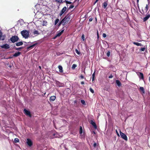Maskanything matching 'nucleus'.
Masks as SVG:
<instances>
[{"mask_svg": "<svg viewBox=\"0 0 150 150\" xmlns=\"http://www.w3.org/2000/svg\"><path fill=\"white\" fill-rule=\"evenodd\" d=\"M140 90L143 93H145V91L144 88L142 87H140L139 88Z\"/></svg>", "mask_w": 150, "mask_h": 150, "instance_id": "nucleus-23", "label": "nucleus"}, {"mask_svg": "<svg viewBox=\"0 0 150 150\" xmlns=\"http://www.w3.org/2000/svg\"><path fill=\"white\" fill-rule=\"evenodd\" d=\"M46 93H44V95H43V96H44L45 95Z\"/></svg>", "mask_w": 150, "mask_h": 150, "instance_id": "nucleus-55", "label": "nucleus"}, {"mask_svg": "<svg viewBox=\"0 0 150 150\" xmlns=\"http://www.w3.org/2000/svg\"><path fill=\"white\" fill-rule=\"evenodd\" d=\"M64 30L63 29L61 31H59V32L57 33V34L55 37L60 36L63 32Z\"/></svg>", "mask_w": 150, "mask_h": 150, "instance_id": "nucleus-15", "label": "nucleus"}, {"mask_svg": "<svg viewBox=\"0 0 150 150\" xmlns=\"http://www.w3.org/2000/svg\"><path fill=\"white\" fill-rule=\"evenodd\" d=\"M150 17V14H148L146 16L144 17L143 19V21L144 22L146 21Z\"/></svg>", "mask_w": 150, "mask_h": 150, "instance_id": "nucleus-14", "label": "nucleus"}, {"mask_svg": "<svg viewBox=\"0 0 150 150\" xmlns=\"http://www.w3.org/2000/svg\"><path fill=\"white\" fill-rule=\"evenodd\" d=\"M77 102V101L76 100H75L74 101V103H76Z\"/></svg>", "mask_w": 150, "mask_h": 150, "instance_id": "nucleus-53", "label": "nucleus"}, {"mask_svg": "<svg viewBox=\"0 0 150 150\" xmlns=\"http://www.w3.org/2000/svg\"><path fill=\"white\" fill-rule=\"evenodd\" d=\"M55 83L57 86L59 87H63L64 86V84L63 83H61L57 81H56Z\"/></svg>", "mask_w": 150, "mask_h": 150, "instance_id": "nucleus-7", "label": "nucleus"}, {"mask_svg": "<svg viewBox=\"0 0 150 150\" xmlns=\"http://www.w3.org/2000/svg\"><path fill=\"white\" fill-rule=\"evenodd\" d=\"M103 38H105L106 37V34L103 33Z\"/></svg>", "mask_w": 150, "mask_h": 150, "instance_id": "nucleus-43", "label": "nucleus"}, {"mask_svg": "<svg viewBox=\"0 0 150 150\" xmlns=\"http://www.w3.org/2000/svg\"><path fill=\"white\" fill-rule=\"evenodd\" d=\"M116 84L119 87H120L121 86L122 84L120 81L118 80H116Z\"/></svg>", "mask_w": 150, "mask_h": 150, "instance_id": "nucleus-17", "label": "nucleus"}, {"mask_svg": "<svg viewBox=\"0 0 150 150\" xmlns=\"http://www.w3.org/2000/svg\"><path fill=\"white\" fill-rule=\"evenodd\" d=\"M74 7V6L73 5H71L69 6V9H71L73 8Z\"/></svg>", "mask_w": 150, "mask_h": 150, "instance_id": "nucleus-42", "label": "nucleus"}, {"mask_svg": "<svg viewBox=\"0 0 150 150\" xmlns=\"http://www.w3.org/2000/svg\"><path fill=\"white\" fill-rule=\"evenodd\" d=\"M116 132L117 133V134H118V133L117 130H116Z\"/></svg>", "mask_w": 150, "mask_h": 150, "instance_id": "nucleus-54", "label": "nucleus"}, {"mask_svg": "<svg viewBox=\"0 0 150 150\" xmlns=\"http://www.w3.org/2000/svg\"><path fill=\"white\" fill-rule=\"evenodd\" d=\"M98 1V0H96V1L94 2V4H95Z\"/></svg>", "mask_w": 150, "mask_h": 150, "instance_id": "nucleus-50", "label": "nucleus"}, {"mask_svg": "<svg viewBox=\"0 0 150 150\" xmlns=\"http://www.w3.org/2000/svg\"><path fill=\"white\" fill-rule=\"evenodd\" d=\"M139 0H137V3L138 5V4H139L138 3L139 2Z\"/></svg>", "mask_w": 150, "mask_h": 150, "instance_id": "nucleus-51", "label": "nucleus"}, {"mask_svg": "<svg viewBox=\"0 0 150 150\" xmlns=\"http://www.w3.org/2000/svg\"><path fill=\"white\" fill-rule=\"evenodd\" d=\"M39 68H40V69H41V67L40 66H39Z\"/></svg>", "mask_w": 150, "mask_h": 150, "instance_id": "nucleus-56", "label": "nucleus"}, {"mask_svg": "<svg viewBox=\"0 0 150 150\" xmlns=\"http://www.w3.org/2000/svg\"><path fill=\"white\" fill-rule=\"evenodd\" d=\"M107 5H108L107 1H106L104 2V3H103V8H105L107 6Z\"/></svg>", "mask_w": 150, "mask_h": 150, "instance_id": "nucleus-21", "label": "nucleus"}, {"mask_svg": "<svg viewBox=\"0 0 150 150\" xmlns=\"http://www.w3.org/2000/svg\"><path fill=\"white\" fill-rule=\"evenodd\" d=\"M14 141L15 143H18L19 142V140L18 138H16L14 139Z\"/></svg>", "mask_w": 150, "mask_h": 150, "instance_id": "nucleus-33", "label": "nucleus"}, {"mask_svg": "<svg viewBox=\"0 0 150 150\" xmlns=\"http://www.w3.org/2000/svg\"><path fill=\"white\" fill-rule=\"evenodd\" d=\"M21 54V52H16L13 55V56L14 57H17L19 56Z\"/></svg>", "mask_w": 150, "mask_h": 150, "instance_id": "nucleus-16", "label": "nucleus"}, {"mask_svg": "<svg viewBox=\"0 0 150 150\" xmlns=\"http://www.w3.org/2000/svg\"><path fill=\"white\" fill-rule=\"evenodd\" d=\"M19 39L18 37L16 35L12 36L10 39V40L12 43H14L17 41Z\"/></svg>", "mask_w": 150, "mask_h": 150, "instance_id": "nucleus-4", "label": "nucleus"}, {"mask_svg": "<svg viewBox=\"0 0 150 150\" xmlns=\"http://www.w3.org/2000/svg\"><path fill=\"white\" fill-rule=\"evenodd\" d=\"M96 145H97V144H96V143H94L93 144V146L94 147H95L96 146Z\"/></svg>", "mask_w": 150, "mask_h": 150, "instance_id": "nucleus-47", "label": "nucleus"}, {"mask_svg": "<svg viewBox=\"0 0 150 150\" xmlns=\"http://www.w3.org/2000/svg\"><path fill=\"white\" fill-rule=\"evenodd\" d=\"M47 22L46 21H43L42 22V25L43 26H46L47 24Z\"/></svg>", "mask_w": 150, "mask_h": 150, "instance_id": "nucleus-25", "label": "nucleus"}, {"mask_svg": "<svg viewBox=\"0 0 150 150\" xmlns=\"http://www.w3.org/2000/svg\"><path fill=\"white\" fill-rule=\"evenodd\" d=\"M70 18L69 16H67L65 17L62 20V21L63 22V24L62 25H65L67 24L68 21L70 20Z\"/></svg>", "mask_w": 150, "mask_h": 150, "instance_id": "nucleus-2", "label": "nucleus"}, {"mask_svg": "<svg viewBox=\"0 0 150 150\" xmlns=\"http://www.w3.org/2000/svg\"><path fill=\"white\" fill-rule=\"evenodd\" d=\"M59 19L58 18L55 21L54 25H56L57 23L59 22Z\"/></svg>", "mask_w": 150, "mask_h": 150, "instance_id": "nucleus-36", "label": "nucleus"}, {"mask_svg": "<svg viewBox=\"0 0 150 150\" xmlns=\"http://www.w3.org/2000/svg\"><path fill=\"white\" fill-rule=\"evenodd\" d=\"M26 142L28 145L30 147L32 146L33 144L32 142L31 139H27V141Z\"/></svg>", "mask_w": 150, "mask_h": 150, "instance_id": "nucleus-6", "label": "nucleus"}, {"mask_svg": "<svg viewBox=\"0 0 150 150\" xmlns=\"http://www.w3.org/2000/svg\"><path fill=\"white\" fill-rule=\"evenodd\" d=\"M80 77L81 78V79H83L84 78V76L82 75H81L80 76Z\"/></svg>", "mask_w": 150, "mask_h": 150, "instance_id": "nucleus-46", "label": "nucleus"}, {"mask_svg": "<svg viewBox=\"0 0 150 150\" xmlns=\"http://www.w3.org/2000/svg\"><path fill=\"white\" fill-rule=\"evenodd\" d=\"M110 52L109 51H108L107 53V55L108 57H109L110 56Z\"/></svg>", "mask_w": 150, "mask_h": 150, "instance_id": "nucleus-40", "label": "nucleus"}, {"mask_svg": "<svg viewBox=\"0 0 150 150\" xmlns=\"http://www.w3.org/2000/svg\"><path fill=\"white\" fill-rule=\"evenodd\" d=\"M29 32L27 30H23L21 32V34L23 37L25 38H27L29 36Z\"/></svg>", "mask_w": 150, "mask_h": 150, "instance_id": "nucleus-1", "label": "nucleus"}, {"mask_svg": "<svg viewBox=\"0 0 150 150\" xmlns=\"http://www.w3.org/2000/svg\"><path fill=\"white\" fill-rule=\"evenodd\" d=\"M113 77V76L111 74L108 77V78L110 79L112 78Z\"/></svg>", "mask_w": 150, "mask_h": 150, "instance_id": "nucleus-45", "label": "nucleus"}, {"mask_svg": "<svg viewBox=\"0 0 150 150\" xmlns=\"http://www.w3.org/2000/svg\"><path fill=\"white\" fill-rule=\"evenodd\" d=\"M63 24V21H62V20L61 21H60V22L59 23L58 25V26L59 27L61 25V24Z\"/></svg>", "mask_w": 150, "mask_h": 150, "instance_id": "nucleus-39", "label": "nucleus"}, {"mask_svg": "<svg viewBox=\"0 0 150 150\" xmlns=\"http://www.w3.org/2000/svg\"><path fill=\"white\" fill-rule=\"evenodd\" d=\"M81 84L82 85H83L84 84V83L83 81H81Z\"/></svg>", "mask_w": 150, "mask_h": 150, "instance_id": "nucleus-49", "label": "nucleus"}, {"mask_svg": "<svg viewBox=\"0 0 150 150\" xmlns=\"http://www.w3.org/2000/svg\"><path fill=\"white\" fill-rule=\"evenodd\" d=\"M81 38L83 40H84V38H85V37L84 35H82L81 36Z\"/></svg>", "mask_w": 150, "mask_h": 150, "instance_id": "nucleus-44", "label": "nucleus"}, {"mask_svg": "<svg viewBox=\"0 0 150 150\" xmlns=\"http://www.w3.org/2000/svg\"><path fill=\"white\" fill-rule=\"evenodd\" d=\"M27 116H28L30 117H31L32 115L31 113H24Z\"/></svg>", "mask_w": 150, "mask_h": 150, "instance_id": "nucleus-30", "label": "nucleus"}, {"mask_svg": "<svg viewBox=\"0 0 150 150\" xmlns=\"http://www.w3.org/2000/svg\"><path fill=\"white\" fill-rule=\"evenodd\" d=\"M6 36L5 35H3L2 33L0 30V40H5Z\"/></svg>", "mask_w": 150, "mask_h": 150, "instance_id": "nucleus-11", "label": "nucleus"}, {"mask_svg": "<svg viewBox=\"0 0 150 150\" xmlns=\"http://www.w3.org/2000/svg\"><path fill=\"white\" fill-rule=\"evenodd\" d=\"M89 90L91 93H92L93 94L94 93V91L93 89L92 88H89Z\"/></svg>", "mask_w": 150, "mask_h": 150, "instance_id": "nucleus-38", "label": "nucleus"}, {"mask_svg": "<svg viewBox=\"0 0 150 150\" xmlns=\"http://www.w3.org/2000/svg\"><path fill=\"white\" fill-rule=\"evenodd\" d=\"M97 36L98 38V37H99V35H98V31H97Z\"/></svg>", "mask_w": 150, "mask_h": 150, "instance_id": "nucleus-52", "label": "nucleus"}, {"mask_svg": "<svg viewBox=\"0 0 150 150\" xmlns=\"http://www.w3.org/2000/svg\"><path fill=\"white\" fill-rule=\"evenodd\" d=\"M23 44V42L22 41L16 43V45L17 46L22 45Z\"/></svg>", "mask_w": 150, "mask_h": 150, "instance_id": "nucleus-22", "label": "nucleus"}, {"mask_svg": "<svg viewBox=\"0 0 150 150\" xmlns=\"http://www.w3.org/2000/svg\"><path fill=\"white\" fill-rule=\"evenodd\" d=\"M93 20V18H91L89 19V21L91 22Z\"/></svg>", "mask_w": 150, "mask_h": 150, "instance_id": "nucleus-48", "label": "nucleus"}, {"mask_svg": "<svg viewBox=\"0 0 150 150\" xmlns=\"http://www.w3.org/2000/svg\"><path fill=\"white\" fill-rule=\"evenodd\" d=\"M83 132V129L82 128L81 126H80V130H79V133L80 134H81Z\"/></svg>", "mask_w": 150, "mask_h": 150, "instance_id": "nucleus-28", "label": "nucleus"}, {"mask_svg": "<svg viewBox=\"0 0 150 150\" xmlns=\"http://www.w3.org/2000/svg\"><path fill=\"white\" fill-rule=\"evenodd\" d=\"M58 68L59 69V72L61 73H62L63 72V70L62 67L61 65H59L58 66Z\"/></svg>", "mask_w": 150, "mask_h": 150, "instance_id": "nucleus-20", "label": "nucleus"}, {"mask_svg": "<svg viewBox=\"0 0 150 150\" xmlns=\"http://www.w3.org/2000/svg\"><path fill=\"white\" fill-rule=\"evenodd\" d=\"M81 103L82 104H83L84 105H86V103H85V101L84 100H81Z\"/></svg>", "mask_w": 150, "mask_h": 150, "instance_id": "nucleus-32", "label": "nucleus"}, {"mask_svg": "<svg viewBox=\"0 0 150 150\" xmlns=\"http://www.w3.org/2000/svg\"><path fill=\"white\" fill-rule=\"evenodd\" d=\"M14 49H15L16 50H21V49H22L23 48L22 47L17 48L15 46H14Z\"/></svg>", "mask_w": 150, "mask_h": 150, "instance_id": "nucleus-35", "label": "nucleus"}, {"mask_svg": "<svg viewBox=\"0 0 150 150\" xmlns=\"http://www.w3.org/2000/svg\"><path fill=\"white\" fill-rule=\"evenodd\" d=\"M95 73L94 71V73L92 74V81H93L94 80V78L95 77Z\"/></svg>", "mask_w": 150, "mask_h": 150, "instance_id": "nucleus-31", "label": "nucleus"}, {"mask_svg": "<svg viewBox=\"0 0 150 150\" xmlns=\"http://www.w3.org/2000/svg\"><path fill=\"white\" fill-rule=\"evenodd\" d=\"M1 48H4L5 49H9L10 48V46L8 44H6L1 45Z\"/></svg>", "mask_w": 150, "mask_h": 150, "instance_id": "nucleus-8", "label": "nucleus"}, {"mask_svg": "<svg viewBox=\"0 0 150 150\" xmlns=\"http://www.w3.org/2000/svg\"><path fill=\"white\" fill-rule=\"evenodd\" d=\"M137 75L140 79L142 80L144 79V75L142 73L139 72L137 73Z\"/></svg>", "mask_w": 150, "mask_h": 150, "instance_id": "nucleus-12", "label": "nucleus"}, {"mask_svg": "<svg viewBox=\"0 0 150 150\" xmlns=\"http://www.w3.org/2000/svg\"><path fill=\"white\" fill-rule=\"evenodd\" d=\"M93 126L95 129L97 128V126L96 123L93 120H91L89 122Z\"/></svg>", "mask_w": 150, "mask_h": 150, "instance_id": "nucleus-9", "label": "nucleus"}, {"mask_svg": "<svg viewBox=\"0 0 150 150\" xmlns=\"http://www.w3.org/2000/svg\"><path fill=\"white\" fill-rule=\"evenodd\" d=\"M63 0H55V1L57 3H62L63 2Z\"/></svg>", "mask_w": 150, "mask_h": 150, "instance_id": "nucleus-24", "label": "nucleus"}, {"mask_svg": "<svg viewBox=\"0 0 150 150\" xmlns=\"http://www.w3.org/2000/svg\"><path fill=\"white\" fill-rule=\"evenodd\" d=\"M149 3H148V4H146V6L144 8V9H142V12H141V13L142 14L144 15L145 13H147L149 9V6H148L149 5Z\"/></svg>", "mask_w": 150, "mask_h": 150, "instance_id": "nucleus-3", "label": "nucleus"}, {"mask_svg": "<svg viewBox=\"0 0 150 150\" xmlns=\"http://www.w3.org/2000/svg\"><path fill=\"white\" fill-rule=\"evenodd\" d=\"M33 33L34 35H38L39 34V32H38V31L37 30H35L33 31Z\"/></svg>", "mask_w": 150, "mask_h": 150, "instance_id": "nucleus-26", "label": "nucleus"}, {"mask_svg": "<svg viewBox=\"0 0 150 150\" xmlns=\"http://www.w3.org/2000/svg\"><path fill=\"white\" fill-rule=\"evenodd\" d=\"M133 43L137 46H143V45L141 44L135 42H133Z\"/></svg>", "mask_w": 150, "mask_h": 150, "instance_id": "nucleus-19", "label": "nucleus"}, {"mask_svg": "<svg viewBox=\"0 0 150 150\" xmlns=\"http://www.w3.org/2000/svg\"><path fill=\"white\" fill-rule=\"evenodd\" d=\"M145 49L146 48L145 47L141 48L139 49V51L140 52H144L145 51Z\"/></svg>", "mask_w": 150, "mask_h": 150, "instance_id": "nucleus-29", "label": "nucleus"}, {"mask_svg": "<svg viewBox=\"0 0 150 150\" xmlns=\"http://www.w3.org/2000/svg\"><path fill=\"white\" fill-rule=\"evenodd\" d=\"M149 80H150V77H149Z\"/></svg>", "mask_w": 150, "mask_h": 150, "instance_id": "nucleus-58", "label": "nucleus"}, {"mask_svg": "<svg viewBox=\"0 0 150 150\" xmlns=\"http://www.w3.org/2000/svg\"><path fill=\"white\" fill-rule=\"evenodd\" d=\"M66 2V4H70L71 3V2L69 1H67L66 0H65L63 1V2Z\"/></svg>", "mask_w": 150, "mask_h": 150, "instance_id": "nucleus-37", "label": "nucleus"}, {"mask_svg": "<svg viewBox=\"0 0 150 150\" xmlns=\"http://www.w3.org/2000/svg\"><path fill=\"white\" fill-rule=\"evenodd\" d=\"M77 67V65L76 64H73L72 65L71 67V69H75V68Z\"/></svg>", "mask_w": 150, "mask_h": 150, "instance_id": "nucleus-27", "label": "nucleus"}, {"mask_svg": "<svg viewBox=\"0 0 150 150\" xmlns=\"http://www.w3.org/2000/svg\"><path fill=\"white\" fill-rule=\"evenodd\" d=\"M38 44L37 43H35L33 45L28 47L27 48L28 51L29 50H30L32 49L35 46L37 45Z\"/></svg>", "mask_w": 150, "mask_h": 150, "instance_id": "nucleus-13", "label": "nucleus"}, {"mask_svg": "<svg viewBox=\"0 0 150 150\" xmlns=\"http://www.w3.org/2000/svg\"><path fill=\"white\" fill-rule=\"evenodd\" d=\"M67 10V7L65 6L62 9L60 12L59 13V15L60 16H62V14L64 13Z\"/></svg>", "mask_w": 150, "mask_h": 150, "instance_id": "nucleus-10", "label": "nucleus"}, {"mask_svg": "<svg viewBox=\"0 0 150 150\" xmlns=\"http://www.w3.org/2000/svg\"><path fill=\"white\" fill-rule=\"evenodd\" d=\"M75 50L76 52L79 55L80 54V52L79 51H78V50L77 49H76Z\"/></svg>", "mask_w": 150, "mask_h": 150, "instance_id": "nucleus-34", "label": "nucleus"}, {"mask_svg": "<svg viewBox=\"0 0 150 150\" xmlns=\"http://www.w3.org/2000/svg\"><path fill=\"white\" fill-rule=\"evenodd\" d=\"M56 97L55 96H52L50 97V100L51 101H54Z\"/></svg>", "mask_w": 150, "mask_h": 150, "instance_id": "nucleus-18", "label": "nucleus"}, {"mask_svg": "<svg viewBox=\"0 0 150 150\" xmlns=\"http://www.w3.org/2000/svg\"><path fill=\"white\" fill-rule=\"evenodd\" d=\"M24 112H30L27 110L26 109H24Z\"/></svg>", "mask_w": 150, "mask_h": 150, "instance_id": "nucleus-41", "label": "nucleus"}, {"mask_svg": "<svg viewBox=\"0 0 150 150\" xmlns=\"http://www.w3.org/2000/svg\"><path fill=\"white\" fill-rule=\"evenodd\" d=\"M120 134L121 137L122 138H123V139H124L126 141L127 140V136L125 134L122 132H121V131H120Z\"/></svg>", "mask_w": 150, "mask_h": 150, "instance_id": "nucleus-5", "label": "nucleus"}, {"mask_svg": "<svg viewBox=\"0 0 150 150\" xmlns=\"http://www.w3.org/2000/svg\"><path fill=\"white\" fill-rule=\"evenodd\" d=\"M77 0H75L74 2L76 1Z\"/></svg>", "mask_w": 150, "mask_h": 150, "instance_id": "nucleus-57", "label": "nucleus"}]
</instances>
